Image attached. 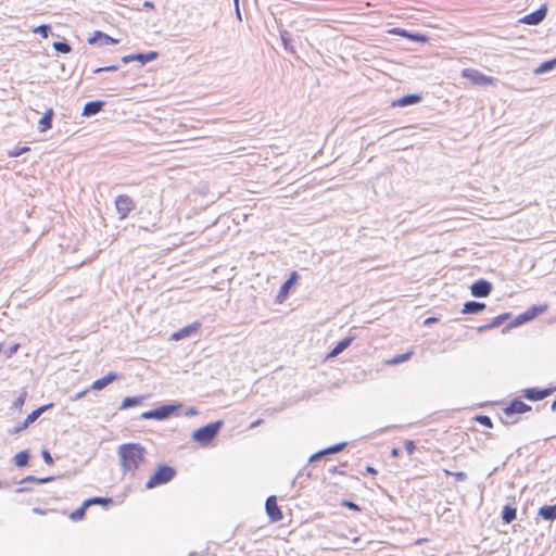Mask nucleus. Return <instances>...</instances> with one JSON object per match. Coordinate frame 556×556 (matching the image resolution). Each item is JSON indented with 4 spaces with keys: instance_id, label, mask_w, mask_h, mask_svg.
I'll use <instances>...</instances> for the list:
<instances>
[{
    "instance_id": "obj_31",
    "label": "nucleus",
    "mask_w": 556,
    "mask_h": 556,
    "mask_svg": "<svg viewBox=\"0 0 556 556\" xmlns=\"http://www.w3.org/2000/svg\"><path fill=\"white\" fill-rule=\"evenodd\" d=\"M412 355H413V351H409L407 353H404V354H401V355H396L393 358L386 361V364L387 365L400 364V363H403V362L409 359V357Z\"/></svg>"
},
{
    "instance_id": "obj_30",
    "label": "nucleus",
    "mask_w": 556,
    "mask_h": 556,
    "mask_svg": "<svg viewBox=\"0 0 556 556\" xmlns=\"http://www.w3.org/2000/svg\"><path fill=\"white\" fill-rule=\"evenodd\" d=\"M87 508L88 507H85V502H84L80 507H78L77 509L73 510L70 514V518L73 521H80V520H83L85 518Z\"/></svg>"
},
{
    "instance_id": "obj_57",
    "label": "nucleus",
    "mask_w": 556,
    "mask_h": 556,
    "mask_svg": "<svg viewBox=\"0 0 556 556\" xmlns=\"http://www.w3.org/2000/svg\"><path fill=\"white\" fill-rule=\"evenodd\" d=\"M2 349H3V345L0 343V352L2 351Z\"/></svg>"
},
{
    "instance_id": "obj_20",
    "label": "nucleus",
    "mask_w": 556,
    "mask_h": 556,
    "mask_svg": "<svg viewBox=\"0 0 556 556\" xmlns=\"http://www.w3.org/2000/svg\"><path fill=\"white\" fill-rule=\"evenodd\" d=\"M389 34L391 35H396V36H401V37H404V38H408L410 40H414V41H426V38L421 35H412L409 33H407L405 29H402V28H392V29H389L388 30Z\"/></svg>"
},
{
    "instance_id": "obj_22",
    "label": "nucleus",
    "mask_w": 556,
    "mask_h": 556,
    "mask_svg": "<svg viewBox=\"0 0 556 556\" xmlns=\"http://www.w3.org/2000/svg\"><path fill=\"white\" fill-rule=\"evenodd\" d=\"M51 405H43V406H40L38 407L37 409L33 410L27 417L26 419L24 420V427H28L30 424H33L34 421H36L39 416L50 407Z\"/></svg>"
},
{
    "instance_id": "obj_9",
    "label": "nucleus",
    "mask_w": 556,
    "mask_h": 556,
    "mask_svg": "<svg viewBox=\"0 0 556 556\" xmlns=\"http://www.w3.org/2000/svg\"><path fill=\"white\" fill-rule=\"evenodd\" d=\"M265 509L271 522H278L282 520L283 514L277 503V497L275 495H270L267 497L265 503Z\"/></svg>"
},
{
    "instance_id": "obj_18",
    "label": "nucleus",
    "mask_w": 556,
    "mask_h": 556,
    "mask_svg": "<svg viewBox=\"0 0 556 556\" xmlns=\"http://www.w3.org/2000/svg\"><path fill=\"white\" fill-rule=\"evenodd\" d=\"M53 110L48 109L43 116L38 122V129L40 132H45L52 126Z\"/></svg>"
},
{
    "instance_id": "obj_51",
    "label": "nucleus",
    "mask_w": 556,
    "mask_h": 556,
    "mask_svg": "<svg viewBox=\"0 0 556 556\" xmlns=\"http://www.w3.org/2000/svg\"><path fill=\"white\" fill-rule=\"evenodd\" d=\"M27 427H24V422L22 425H20L18 427H16L14 430H13V433H18L20 431L22 430H25Z\"/></svg>"
},
{
    "instance_id": "obj_55",
    "label": "nucleus",
    "mask_w": 556,
    "mask_h": 556,
    "mask_svg": "<svg viewBox=\"0 0 556 556\" xmlns=\"http://www.w3.org/2000/svg\"><path fill=\"white\" fill-rule=\"evenodd\" d=\"M552 409H553V410H556V400H555V401L553 402V404H552Z\"/></svg>"
},
{
    "instance_id": "obj_40",
    "label": "nucleus",
    "mask_w": 556,
    "mask_h": 556,
    "mask_svg": "<svg viewBox=\"0 0 556 556\" xmlns=\"http://www.w3.org/2000/svg\"><path fill=\"white\" fill-rule=\"evenodd\" d=\"M41 455H42V458H43V460H45V463L47 465H49V466L53 465V463H54L53 458H52L51 454L47 450H43Z\"/></svg>"
},
{
    "instance_id": "obj_12",
    "label": "nucleus",
    "mask_w": 556,
    "mask_h": 556,
    "mask_svg": "<svg viewBox=\"0 0 556 556\" xmlns=\"http://www.w3.org/2000/svg\"><path fill=\"white\" fill-rule=\"evenodd\" d=\"M200 328H201V324L200 323H198V321L192 323L191 325H188V326L179 329L178 331L173 332L170 334V340L172 341H179V340H182L185 338H188L191 334L198 332Z\"/></svg>"
},
{
    "instance_id": "obj_13",
    "label": "nucleus",
    "mask_w": 556,
    "mask_h": 556,
    "mask_svg": "<svg viewBox=\"0 0 556 556\" xmlns=\"http://www.w3.org/2000/svg\"><path fill=\"white\" fill-rule=\"evenodd\" d=\"M298 279V273L292 271L288 280L281 286L279 293L277 295V302L282 303L289 296V291Z\"/></svg>"
},
{
    "instance_id": "obj_39",
    "label": "nucleus",
    "mask_w": 556,
    "mask_h": 556,
    "mask_svg": "<svg viewBox=\"0 0 556 556\" xmlns=\"http://www.w3.org/2000/svg\"><path fill=\"white\" fill-rule=\"evenodd\" d=\"M404 446L409 456H412L415 453L416 445H415L414 441H412V440L405 441Z\"/></svg>"
},
{
    "instance_id": "obj_15",
    "label": "nucleus",
    "mask_w": 556,
    "mask_h": 556,
    "mask_svg": "<svg viewBox=\"0 0 556 556\" xmlns=\"http://www.w3.org/2000/svg\"><path fill=\"white\" fill-rule=\"evenodd\" d=\"M546 12H547L546 8L542 7V8L538 9L536 11L525 15L521 18V22L527 25H538L539 23H541L544 20V17L546 16Z\"/></svg>"
},
{
    "instance_id": "obj_2",
    "label": "nucleus",
    "mask_w": 556,
    "mask_h": 556,
    "mask_svg": "<svg viewBox=\"0 0 556 556\" xmlns=\"http://www.w3.org/2000/svg\"><path fill=\"white\" fill-rule=\"evenodd\" d=\"M175 469L169 466H160L146 483L147 489H153L169 482L175 477Z\"/></svg>"
},
{
    "instance_id": "obj_8",
    "label": "nucleus",
    "mask_w": 556,
    "mask_h": 556,
    "mask_svg": "<svg viewBox=\"0 0 556 556\" xmlns=\"http://www.w3.org/2000/svg\"><path fill=\"white\" fill-rule=\"evenodd\" d=\"M219 428V422L216 424H210L207 426H204L193 433V439L200 443L206 444L211 442L214 437L217 433V430Z\"/></svg>"
},
{
    "instance_id": "obj_49",
    "label": "nucleus",
    "mask_w": 556,
    "mask_h": 556,
    "mask_svg": "<svg viewBox=\"0 0 556 556\" xmlns=\"http://www.w3.org/2000/svg\"><path fill=\"white\" fill-rule=\"evenodd\" d=\"M438 321V318L435 317H429L425 320V325H430V324H433V323H437Z\"/></svg>"
},
{
    "instance_id": "obj_50",
    "label": "nucleus",
    "mask_w": 556,
    "mask_h": 556,
    "mask_svg": "<svg viewBox=\"0 0 556 556\" xmlns=\"http://www.w3.org/2000/svg\"><path fill=\"white\" fill-rule=\"evenodd\" d=\"M88 392V389L86 390H83L81 392H79L78 394H76V396L74 397V400H78V399H81L83 396H85Z\"/></svg>"
},
{
    "instance_id": "obj_33",
    "label": "nucleus",
    "mask_w": 556,
    "mask_h": 556,
    "mask_svg": "<svg viewBox=\"0 0 556 556\" xmlns=\"http://www.w3.org/2000/svg\"><path fill=\"white\" fill-rule=\"evenodd\" d=\"M157 52L155 51H151L149 53H146V54H142V53H138L136 54V61H140L142 63H146V62H150V61H153L157 58Z\"/></svg>"
},
{
    "instance_id": "obj_6",
    "label": "nucleus",
    "mask_w": 556,
    "mask_h": 556,
    "mask_svg": "<svg viewBox=\"0 0 556 556\" xmlns=\"http://www.w3.org/2000/svg\"><path fill=\"white\" fill-rule=\"evenodd\" d=\"M531 410V406L521 400L511 401L506 407L503 408V415L509 418L507 422L514 424L517 419L511 418L515 414H525Z\"/></svg>"
},
{
    "instance_id": "obj_47",
    "label": "nucleus",
    "mask_w": 556,
    "mask_h": 556,
    "mask_svg": "<svg viewBox=\"0 0 556 556\" xmlns=\"http://www.w3.org/2000/svg\"><path fill=\"white\" fill-rule=\"evenodd\" d=\"M391 456H392L393 458H397V457L400 456V450H399V447H394V448H392V451H391Z\"/></svg>"
},
{
    "instance_id": "obj_35",
    "label": "nucleus",
    "mask_w": 556,
    "mask_h": 556,
    "mask_svg": "<svg viewBox=\"0 0 556 556\" xmlns=\"http://www.w3.org/2000/svg\"><path fill=\"white\" fill-rule=\"evenodd\" d=\"M53 48L58 52H61V53H70L72 50L70 45H67L66 42H60V41L54 42Z\"/></svg>"
},
{
    "instance_id": "obj_45",
    "label": "nucleus",
    "mask_w": 556,
    "mask_h": 556,
    "mask_svg": "<svg viewBox=\"0 0 556 556\" xmlns=\"http://www.w3.org/2000/svg\"><path fill=\"white\" fill-rule=\"evenodd\" d=\"M116 70H117L116 65H111V66H106V67H103V68H98V70H96V73H99V72H102V71L111 72V71H116Z\"/></svg>"
},
{
    "instance_id": "obj_27",
    "label": "nucleus",
    "mask_w": 556,
    "mask_h": 556,
    "mask_svg": "<svg viewBox=\"0 0 556 556\" xmlns=\"http://www.w3.org/2000/svg\"><path fill=\"white\" fill-rule=\"evenodd\" d=\"M142 401V396L125 397L121 403V409H127L129 407L140 405Z\"/></svg>"
},
{
    "instance_id": "obj_46",
    "label": "nucleus",
    "mask_w": 556,
    "mask_h": 556,
    "mask_svg": "<svg viewBox=\"0 0 556 556\" xmlns=\"http://www.w3.org/2000/svg\"><path fill=\"white\" fill-rule=\"evenodd\" d=\"M135 56H136V54L126 55V56H123V58H122V61H123L124 63H129V62H131V61H136V58H135Z\"/></svg>"
},
{
    "instance_id": "obj_19",
    "label": "nucleus",
    "mask_w": 556,
    "mask_h": 556,
    "mask_svg": "<svg viewBox=\"0 0 556 556\" xmlns=\"http://www.w3.org/2000/svg\"><path fill=\"white\" fill-rule=\"evenodd\" d=\"M484 308H485L484 303L470 301V302H466L464 304L462 313L463 314H476V313L482 312Z\"/></svg>"
},
{
    "instance_id": "obj_17",
    "label": "nucleus",
    "mask_w": 556,
    "mask_h": 556,
    "mask_svg": "<svg viewBox=\"0 0 556 556\" xmlns=\"http://www.w3.org/2000/svg\"><path fill=\"white\" fill-rule=\"evenodd\" d=\"M420 101H421V97L420 96H418V94H407V96H404V97H402L400 99L394 100L391 103V106H393V108L406 106V105L418 103Z\"/></svg>"
},
{
    "instance_id": "obj_7",
    "label": "nucleus",
    "mask_w": 556,
    "mask_h": 556,
    "mask_svg": "<svg viewBox=\"0 0 556 556\" xmlns=\"http://www.w3.org/2000/svg\"><path fill=\"white\" fill-rule=\"evenodd\" d=\"M179 406L175 405H163L155 409L148 410L141 414L142 419H157L162 420L168 418L172 414H174Z\"/></svg>"
},
{
    "instance_id": "obj_21",
    "label": "nucleus",
    "mask_w": 556,
    "mask_h": 556,
    "mask_svg": "<svg viewBox=\"0 0 556 556\" xmlns=\"http://www.w3.org/2000/svg\"><path fill=\"white\" fill-rule=\"evenodd\" d=\"M539 516L543 517L546 520H555L556 519V504L549 506H543L539 509Z\"/></svg>"
},
{
    "instance_id": "obj_38",
    "label": "nucleus",
    "mask_w": 556,
    "mask_h": 556,
    "mask_svg": "<svg viewBox=\"0 0 556 556\" xmlns=\"http://www.w3.org/2000/svg\"><path fill=\"white\" fill-rule=\"evenodd\" d=\"M30 149L29 147H23L21 149L12 150L8 152L9 157H17L26 152H28Z\"/></svg>"
},
{
    "instance_id": "obj_10",
    "label": "nucleus",
    "mask_w": 556,
    "mask_h": 556,
    "mask_svg": "<svg viewBox=\"0 0 556 556\" xmlns=\"http://www.w3.org/2000/svg\"><path fill=\"white\" fill-rule=\"evenodd\" d=\"M556 391L555 388H546V389H538V388H528L522 390V395L529 400V401H541L547 396H549L552 393Z\"/></svg>"
},
{
    "instance_id": "obj_54",
    "label": "nucleus",
    "mask_w": 556,
    "mask_h": 556,
    "mask_svg": "<svg viewBox=\"0 0 556 556\" xmlns=\"http://www.w3.org/2000/svg\"><path fill=\"white\" fill-rule=\"evenodd\" d=\"M144 7L149 8V9H153L154 8L153 3L152 2H148V1L144 2Z\"/></svg>"
},
{
    "instance_id": "obj_1",
    "label": "nucleus",
    "mask_w": 556,
    "mask_h": 556,
    "mask_svg": "<svg viewBox=\"0 0 556 556\" xmlns=\"http://www.w3.org/2000/svg\"><path fill=\"white\" fill-rule=\"evenodd\" d=\"M146 450L139 443H125L118 447L119 464L125 472L134 473L144 462Z\"/></svg>"
},
{
    "instance_id": "obj_53",
    "label": "nucleus",
    "mask_w": 556,
    "mask_h": 556,
    "mask_svg": "<svg viewBox=\"0 0 556 556\" xmlns=\"http://www.w3.org/2000/svg\"><path fill=\"white\" fill-rule=\"evenodd\" d=\"M262 422H263V419H258V420H256V421L251 424V428H254V427L261 425Z\"/></svg>"
},
{
    "instance_id": "obj_4",
    "label": "nucleus",
    "mask_w": 556,
    "mask_h": 556,
    "mask_svg": "<svg viewBox=\"0 0 556 556\" xmlns=\"http://www.w3.org/2000/svg\"><path fill=\"white\" fill-rule=\"evenodd\" d=\"M462 76L469 80L475 86H491L496 83V79L492 76H486L476 68H464Z\"/></svg>"
},
{
    "instance_id": "obj_42",
    "label": "nucleus",
    "mask_w": 556,
    "mask_h": 556,
    "mask_svg": "<svg viewBox=\"0 0 556 556\" xmlns=\"http://www.w3.org/2000/svg\"><path fill=\"white\" fill-rule=\"evenodd\" d=\"M24 480L25 481H36V482H39V483H45V482L51 481L52 478L49 477V478L37 479V478L33 477V476H28Z\"/></svg>"
},
{
    "instance_id": "obj_41",
    "label": "nucleus",
    "mask_w": 556,
    "mask_h": 556,
    "mask_svg": "<svg viewBox=\"0 0 556 556\" xmlns=\"http://www.w3.org/2000/svg\"><path fill=\"white\" fill-rule=\"evenodd\" d=\"M342 448V445H336L333 447H330L329 450L325 451V452H321V453H318L316 455H314L312 457V459H315L316 457H318L319 455H323L325 453H333V452H339L340 450Z\"/></svg>"
},
{
    "instance_id": "obj_37",
    "label": "nucleus",
    "mask_w": 556,
    "mask_h": 556,
    "mask_svg": "<svg viewBox=\"0 0 556 556\" xmlns=\"http://www.w3.org/2000/svg\"><path fill=\"white\" fill-rule=\"evenodd\" d=\"M49 30H50V26L49 25H45V24L43 25H39V26H37L36 28L33 29L34 33L40 34L43 38L48 37Z\"/></svg>"
},
{
    "instance_id": "obj_25",
    "label": "nucleus",
    "mask_w": 556,
    "mask_h": 556,
    "mask_svg": "<svg viewBox=\"0 0 556 556\" xmlns=\"http://www.w3.org/2000/svg\"><path fill=\"white\" fill-rule=\"evenodd\" d=\"M510 317V314L509 313H504V314H501L498 316H496L491 324L489 325H485V326H481L479 328V331H482V330H485V329H490V328H494V327H498L500 325H502L505 320H507L508 318Z\"/></svg>"
},
{
    "instance_id": "obj_28",
    "label": "nucleus",
    "mask_w": 556,
    "mask_h": 556,
    "mask_svg": "<svg viewBox=\"0 0 556 556\" xmlns=\"http://www.w3.org/2000/svg\"><path fill=\"white\" fill-rule=\"evenodd\" d=\"M352 342V338H346L341 340L330 352L329 356L333 357L340 354L343 350H345Z\"/></svg>"
},
{
    "instance_id": "obj_3",
    "label": "nucleus",
    "mask_w": 556,
    "mask_h": 556,
    "mask_svg": "<svg viewBox=\"0 0 556 556\" xmlns=\"http://www.w3.org/2000/svg\"><path fill=\"white\" fill-rule=\"evenodd\" d=\"M548 307L549 306H548L547 303L530 306L527 311H525L523 313L519 314L514 319V321L511 323L510 327H518L520 325H523V324H526V323L536 318L538 316L546 313L548 311Z\"/></svg>"
},
{
    "instance_id": "obj_43",
    "label": "nucleus",
    "mask_w": 556,
    "mask_h": 556,
    "mask_svg": "<svg viewBox=\"0 0 556 556\" xmlns=\"http://www.w3.org/2000/svg\"><path fill=\"white\" fill-rule=\"evenodd\" d=\"M342 505L356 511L361 510L359 506L351 501H343Z\"/></svg>"
},
{
    "instance_id": "obj_24",
    "label": "nucleus",
    "mask_w": 556,
    "mask_h": 556,
    "mask_svg": "<svg viewBox=\"0 0 556 556\" xmlns=\"http://www.w3.org/2000/svg\"><path fill=\"white\" fill-rule=\"evenodd\" d=\"M102 109V103L99 101H91L85 104L83 114L86 116L97 114Z\"/></svg>"
},
{
    "instance_id": "obj_48",
    "label": "nucleus",
    "mask_w": 556,
    "mask_h": 556,
    "mask_svg": "<svg viewBox=\"0 0 556 556\" xmlns=\"http://www.w3.org/2000/svg\"><path fill=\"white\" fill-rule=\"evenodd\" d=\"M366 471L374 476H376L378 473L377 470L372 466H367Z\"/></svg>"
},
{
    "instance_id": "obj_11",
    "label": "nucleus",
    "mask_w": 556,
    "mask_h": 556,
    "mask_svg": "<svg viewBox=\"0 0 556 556\" xmlns=\"http://www.w3.org/2000/svg\"><path fill=\"white\" fill-rule=\"evenodd\" d=\"M492 285L484 280L480 279L471 285L470 291L473 296L485 298L491 293Z\"/></svg>"
},
{
    "instance_id": "obj_26",
    "label": "nucleus",
    "mask_w": 556,
    "mask_h": 556,
    "mask_svg": "<svg viewBox=\"0 0 556 556\" xmlns=\"http://www.w3.org/2000/svg\"><path fill=\"white\" fill-rule=\"evenodd\" d=\"M113 503V500L110 497H91L85 501V507H89L91 505H102L109 506Z\"/></svg>"
},
{
    "instance_id": "obj_5",
    "label": "nucleus",
    "mask_w": 556,
    "mask_h": 556,
    "mask_svg": "<svg viewBox=\"0 0 556 556\" xmlns=\"http://www.w3.org/2000/svg\"><path fill=\"white\" fill-rule=\"evenodd\" d=\"M136 203L128 194H119L115 199V208L119 215V219H125L135 210Z\"/></svg>"
},
{
    "instance_id": "obj_29",
    "label": "nucleus",
    "mask_w": 556,
    "mask_h": 556,
    "mask_svg": "<svg viewBox=\"0 0 556 556\" xmlns=\"http://www.w3.org/2000/svg\"><path fill=\"white\" fill-rule=\"evenodd\" d=\"M29 454L27 451H22L14 456V464L17 467H25L28 464Z\"/></svg>"
},
{
    "instance_id": "obj_34",
    "label": "nucleus",
    "mask_w": 556,
    "mask_h": 556,
    "mask_svg": "<svg viewBox=\"0 0 556 556\" xmlns=\"http://www.w3.org/2000/svg\"><path fill=\"white\" fill-rule=\"evenodd\" d=\"M475 420L486 428L493 427V422L489 416L478 415L475 417Z\"/></svg>"
},
{
    "instance_id": "obj_32",
    "label": "nucleus",
    "mask_w": 556,
    "mask_h": 556,
    "mask_svg": "<svg viewBox=\"0 0 556 556\" xmlns=\"http://www.w3.org/2000/svg\"><path fill=\"white\" fill-rule=\"evenodd\" d=\"M555 65H556V58L554 60L543 62L538 68H535L534 73L535 74L545 73V72L554 68Z\"/></svg>"
},
{
    "instance_id": "obj_52",
    "label": "nucleus",
    "mask_w": 556,
    "mask_h": 556,
    "mask_svg": "<svg viewBox=\"0 0 556 556\" xmlns=\"http://www.w3.org/2000/svg\"><path fill=\"white\" fill-rule=\"evenodd\" d=\"M18 349V344H15L13 345L11 349H10V353H9V356H12Z\"/></svg>"
},
{
    "instance_id": "obj_44",
    "label": "nucleus",
    "mask_w": 556,
    "mask_h": 556,
    "mask_svg": "<svg viewBox=\"0 0 556 556\" xmlns=\"http://www.w3.org/2000/svg\"><path fill=\"white\" fill-rule=\"evenodd\" d=\"M444 472H445L446 475H452V472H451V471H448V470H444ZM453 476H454L457 480H460V481L466 479V475H465L464 472H462V471H459V472H455V473H453Z\"/></svg>"
},
{
    "instance_id": "obj_23",
    "label": "nucleus",
    "mask_w": 556,
    "mask_h": 556,
    "mask_svg": "<svg viewBox=\"0 0 556 556\" xmlns=\"http://www.w3.org/2000/svg\"><path fill=\"white\" fill-rule=\"evenodd\" d=\"M517 517V510L515 507L510 506V505H506L504 506L503 510H502V519L505 523H510L511 521H514Z\"/></svg>"
},
{
    "instance_id": "obj_16",
    "label": "nucleus",
    "mask_w": 556,
    "mask_h": 556,
    "mask_svg": "<svg viewBox=\"0 0 556 556\" xmlns=\"http://www.w3.org/2000/svg\"><path fill=\"white\" fill-rule=\"evenodd\" d=\"M117 378H118V376L115 372H109L105 376H103L102 378L93 381L90 389L94 390V391H100V390L104 389L106 386H109L110 383H112L113 381H115Z\"/></svg>"
},
{
    "instance_id": "obj_14",
    "label": "nucleus",
    "mask_w": 556,
    "mask_h": 556,
    "mask_svg": "<svg viewBox=\"0 0 556 556\" xmlns=\"http://www.w3.org/2000/svg\"><path fill=\"white\" fill-rule=\"evenodd\" d=\"M88 43L89 45H97V43H100V45H116L118 42L117 39L100 31V30H96L89 38H88Z\"/></svg>"
},
{
    "instance_id": "obj_58",
    "label": "nucleus",
    "mask_w": 556,
    "mask_h": 556,
    "mask_svg": "<svg viewBox=\"0 0 556 556\" xmlns=\"http://www.w3.org/2000/svg\"><path fill=\"white\" fill-rule=\"evenodd\" d=\"M236 3H238V0H235Z\"/></svg>"
},
{
    "instance_id": "obj_56",
    "label": "nucleus",
    "mask_w": 556,
    "mask_h": 556,
    "mask_svg": "<svg viewBox=\"0 0 556 556\" xmlns=\"http://www.w3.org/2000/svg\"><path fill=\"white\" fill-rule=\"evenodd\" d=\"M35 513H38V514H42V511L40 509H34Z\"/></svg>"
},
{
    "instance_id": "obj_36",
    "label": "nucleus",
    "mask_w": 556,
    "mask_h": 556,
    "mask_svg": "<svg viewBox=\"0 0 556 556\" xmlns=\"http://www.w3.org/2000/svg\"><path fill=\"white\" fill-rule=\"evenodd\" d=\"M26 397H27V392H26V391H23V392L18 395V397L14 401L13 406H14L16 409L21 410V409H22V407H23V405H24V403H25V401H26Z\"/></svg>"
}]
</instances>
